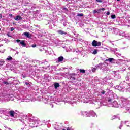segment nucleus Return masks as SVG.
Masks as SVG:
<instances>
[{"label": "nucleus", "instance_id": "41", "mask_svg": "<svg viewBox=\"0 0 130 130\" xmlns=\"http://www.w3.org/2000/svg\"><path fill=\"white\" fill-rule=\"evenodd\" d=\"M52 107H53V106H52Z\"/></svg>", "mask_w": 130, "mask_h": 130}, {"label": "nucleus", "instance_id": "31", "mask_svg": "<svg viewBox=\"0 0 130 130\" xmlns=\"http://www.w3.org/2000/svg\"><path fill=\"white\" fill-rule=\"evenodd\" d=\"M16 41L18 43H19V42H21V40H17Z\"/></svg>", "mask_w": 130, "mask_h": 130}, {"label": "nucleus", "instance_id": "20", "mask_svg": "<svg viewBox=\"0 0 130 130\" xmlns=\"http://www.w3.org/2000/svg\"><path fill=\"white\" fill-rule=\"evenodd\" d=\"M92 53L93 54H97V50H94Z\"/></svg>", "mask_w": 130, "mask_h": 130}, {"label": "nucleus", "instance_id": "4", "mask_svg": "<svg viewBox=\"0 0 130 130\" xmlns=\"http://www.w3.org/2000/svg\"><path fill=\"white\" fill-rule=\"evenodd\" d=\"M9 114L11 117H14L15 114H16V112L13 110H11L9 111Z\"/></svg>", "mask_w": 130, "mask_h": 130}, {"label": "nucleus", "instance_id": "18", "mask_svg": "<svg viewBox=\"0 0 130 130\" xmlns=\"http://www.w3.org/2000/svg\"><path fill=\"white\" fill-rule=\"evenodd\" d=\"M31 46L34 48L36 47V44H34L33 45H31Z\"/></svg>", "mask_w": 130, "mask_h": 130}, {"label": "nucleus", "instance_id": "2", "mask_svg": "<svg viewBox=\"0 0 130 130\" xmlns=\"http://www.w3.org/2000/svg\"><path fill=\"white\" fill-rule=\"evenodd\" d=\"M81 114L82 115H83V116H87V117H90V116H91L90 114L87 113V112L81 111Z\"/></svg>", "mask_w": 130, "mask_h": 130}, {"label": "nucleus", "instance_id": "3", "mask_svg": "<svg viewBox=\"0 0 130 130\" xmlns=\"http://www.w3.org/2000/svg\"><path fill=\"white\" fill-rule=\"evenodd\" d=\"M112 106L114 107H116L117 108L119 107V105L117 103V102L114 101L112 103Z\"/></svg>", "mask_w": 130, "mask_h": 130}, {"label": "nucleus", "instance_id": "32", "mask_svg": "<svg viewBox=\"0 0 130 130\" xmlns=\"http://www.w3.org/2000/svg\"><path fill=\"white\" fill-rule=\"evenodd\" d=\"M93 13H94V14L96 13H98L97 10H94V11H93Z\"/></svg>", "mask_w": 130, "mask_h": 130}, {"label": "nucleus", "instance_id": "1", "mask_svg": "<svg viewBox=\"0 0 130 130\" xmlns=\"http://www.w3.org/2000/svg\"><path fill=\"white\" fill-rule=\"evenodd\" d=\"M101 46V42H97V41L93 40L92 42V46H94L96 47V46Z\"/></svg>", "mask_w": 130, "mask_h": 130}, {"label": "nucleus", "instance_id": "21", "mask_svg": "<svg viewBox=\"0 0 130 130\" xmlns=\"http://www.w3.org/2000/svg\"><path fill=\"white\" fill-rule=\"evenodd\" d=\"M29 121H30V122H35V120H33V119H29Z\"/></svg>", "mask_w": 130, "mask_h": 130}, {"label": "nucleus", "instance_id": "8", "mask_svg": "<svg viewBox=\"0 0 130 130\" xmlns=\"http://www.w3.org/2000/svg\"><path fill=\"white\" fill-rule=\"evenodd\" d=\"M63 60V57L61 56L58 58V61L59 62H60V61H62Z\"/></svg>", "mask_w": 130, "mask_h": 130}, {"label": "nucleus", "instance_id": "38", "mask_svg": "<svg viewBox=\"0 0 130 130\" xmlns=\"http://www.w3.org/2000/svg\"><path fill=\"white\" fill-rule=\"evenodd\" d=\"M117 2H119L120 0H117Z\"/></svg>", "mask_w": 130, "mask_h": 130}, {"label": "nucleus", "instance_id": "7", "mask_svg": "<svg viewBox=\"0 0 130 130\" xmlns=\"http://www.w3.org/2000/svg\"><path fill=\"white\" fill-rule=\"evenodd\" d=\"M24 35L27 37V38H31V34L29 32H25L24 33Z\"/></svg>", "mask_w": 130, "mask_h": 130}, {"label": "nucleus", "instance_id": "39", "mask_svg": "<svg viewBox=\"0 0 130 130\" xmlns=\"http://www.w3.org/2000/svg\"><path fill=\"white\" fill-rule=\"evenodd\" d=\"M21 129H24V128H21Z\"/></svg>", "mask_w": 130, "mask_h": 130}, {"label": "nucleus", "instance_id": "13", "mask_svg": "<svg viewBox=\"0 0 130 130\" xmlns=\"http://www.w3.org/2000/svg\"><path fill=\"white\" fill-rule=\"evenodd\" d=\"M112 60H113V58H110L106 60V61H109L110 62H111Z\"/></svg>", "mask_w": 130, "mask_h": 130}, {"label": "nucleus", "instance_id": "42", "mask_svg": "<svg viewBox=\"0 0 130 130\" xmlns=\"http://www.w3.org/2000/svg\"><path fill=\"white\" fill-rule=\"evenodd\" d=\"M1 30V28H0V31Z\"/></svg>", "mask_w": 130, "mask_h": 130}, {"label": "nucleus", "instance_id": "15", "mask_svg": "<svg viewBox=\"0 0 130 130\" xmlns=\"http://www.w3.org/2000/svg\"><path fill=\"white\" fill-rule=\"evenodd\" d=\"M80 73H82V74H85V73H86V71H85V70L84 69H81Z\"/></svg>", "mask_w": 130, "mask_h": 130}, {"label": "nucleus", "instance_id": "40", "mask_svg": "<svg viewBox=\"0 0 130 130\" xmlns=\"http://www.w3.org/2000/svg\"><path fill=\"white\" fill-rule=\"evenodd\" d=\"M58 130H61V129H58Z\"/></svg>", "mask_w": 130, "mask_h": 130}, {"label": "nucleus", "instance_id": "23", "mask_svg": "<svg viewBox=\"0 0 130 130\" xmlns=\"http://www.w3.org/2000/svg\"><path fill=\"white\" fill-rule=\"evenodd\" d=\"M63 10H64V11H66V12H68V9L67 8H63Z\"/></svg>", "mask_w": 130, "mask_h": 130}, {"label": "nucleus", "instance_id": "28", "mask_svg": "<svg viewBox=\"0 0 130 130\" xmlns=\"http://www.w3.org/2000/svg\"><path fill=\"white\" fill-rule=\"evenodd\" d=\"M96 71V68L92 69V72L94 73Z\"/></svg>", "mask_w": 130, "mask_h": 130}, {"label": "nucleus", "instance_id": "29", "mask_svg": "<svg viewBox=\"0 0 130 130\" xmlns=\"http://www.w3.org/2000/svg\"><path fill=\"white\" fill-rule=\"evenodd\" d=\"M105 11V8H101V11Z\"/></svg>", "mask_w": 130, "mask_h": 130}, {"label": "nucleus", "instance_id": "36", "mask_svg": "<svg viewBox=\"0 0 130 130\" xmlns=\"http://www.w3.org/2000/svg\"><path fill=\"white\" fill-rule=\"evenodd\" d=\"M26 85H28V83L26 82L25 83Z\"/></svg>", "mask_w": 130, "mask_h": 130}, {"label": "nucleus", "instance_id": "24", "mask_svg": "<svg viewBox=\"0 0 130 130\" xmlns=\"http://www.w3.org/2000/svg\"><path fill=\"white\" fill-rule=\"evenodd\" d=\"M97 12H98V13L100 14V13H101V9H100L98 10Z\"/></svg>", "mask_w": 130, "mask_h": 130}, {"label": "nucleus", "instance_id": "37", "mask_svg": "<svg viewBox=\"0 0 130 130\" xmlns=\"http://www.w3.org/2000/svg\"><path fill=\"white\" fill-rule=\"evenodd\" d=\"M10 16H13V14H10Z\"/></svg>", "mask_w": 130, "mask_h": 130}, {"label": "nucleus", "instance_id": "22", "mask_svg": "<svg viewBox=\"0 0 130 130\" xmlns=\"http://www.w3.org/2000/svg\"><path fill=\"white\" fill-rule=\"evenodd\" d=\"M96 2L98 3H102L103 1L102 0H95Z\"/></svg>", "mask_w": 130, "mask_h": 130}, {"label": "nucleus", "instance_id": "43", "mask_svg": "<svg viewBox=\"0 0 130 130\" xmlns=\"http://www.w3.org/2000/svg\"><path fill=\"white\" fill-rule=\"evenodd\" d=\"M8 35V36H9V35Z\"/></svg>", "mask_w": 130, "mask_h": 130}, {"label": "nucleus", "instance_id": "27", "mask_svg": "<svg viewBox=\"0 0 130 130\" xmlns=\"http://www.w3.org/2000/svg\"><path fill=\"white\" fill-rule=\"evenodd\" d=\"M14 30H15V28H14L13 27H11V31H14Z\"/></svg>", "mask_w": 130, "mask_h": 130}, {"label": "nucleus", "instance_id": "12", "mask_svg": "<svg viewBox=\"0 0 130 130\" xmlns=\"http://www.w3.org/2000/svg\"><path fill=\"white\" fill-rule=\"evenodd\" d=\"M7 60H13V58L11 57V56H9L7 58Z\"/></svg>", "mask_w": 130, "mask_h": 130}, {"label": "nucleus", "instance_id": "34", "mask_svg": "<svg viewBox=\"0 0 130 130\" xmlns=\"http://www.w3.org/2000/svg\"><path fill=\"white\" fill-rule=\"evenodd\" d=\"M121 127H122V125H121L119 126V129H121Z\"/></svg>", "mask_w": 130, "mask_h": 130}, {"label": "nucleus", "instance_id": "44", "mask_svg": "<svg viewBox=\"0 0 130 130\" xmlns=\"http://www.w3.org/2000/svg\"><path fill=\"white\" fill-rule=\"evenodd\" d=\"M8 35V36H9V35Z\"/></svg>", "mask_w": 130, "mask_h": 130}, {"label": "nucleus", "instance_id": "19", "mask_svg": "<svg viewBox=\"0 0 130 130\" xmlns=\"http://www.w3.org/2000/svg\"><path fill=\"white\" fill-rule=\"evenodd\" d=\"M111 18H112V19H115V18H116L115 15H111Z\"/></svg>", "mask_w": 130, "mask_h": 130}, {"label": "nucleus", "instance_id": "5", "mask_svg": "<svg viewBox=\"0 0 130 130\" xmlns=\"http://www.w3.org/2000/svg\"><path fill=\"white\" fill-rule=\"evenodd\" d=\"M22 19H23V18H22V17H21L20 15H18L15 18H14V20H15V21H20L22 20Z\"/></svg>", "mask_w": 130, "mask_h": 130}, {"label": "nucleus", "instance_id": "10", "mask_svg": "<svg viewBox=\"0 0 130 130\" xmlns=\"http://www.w3.org/2000/svg\"><path fill=\"white\" fill-rule=\"evenodd\" d=\"M20 44H21L22 46H23V47H25L26 46V44H25V42L24 41H22L21 42H20Z\"/></svg>", "mask_w": 130, "mask_h": 130}, {"label": "nucleus", "instance_id": "30", "mask_svg": "<svg viewBox=\"0 0 130 130\" xmlns=\"http://www.w3.org/2000/svg\"><path fill=\"white\" fill-rule=\"evenodd\" d=\"M107 15H110V12L109 11H108L107 12Z\"/></svg>", "mask_w": 130, "mask_h": 130}, {"label": "nucleus", "instance_id": "6", "mask_svg": "<svg viewBox=\"0 0 130 130\" xmlns=\"http://www.w3.org/2000/svg\"><path fill=\"white\" fill-rule=\"evenodd\" d=\"M90 114L93 116V117H97V114L95 113V112L93 111H91L89 112Z\"/></svg>", "mask_w": 130, "mask_h": 130}, {"label": "nucleus", "instance_id": "9", "mask_svg": "<svg viewBox=\"0 0 130 130\" xmlns=\"http://www.w3.org/2000/svg\"><path fill=\"white\" fill-rule=\"evenodd\" d=\"M54 87H55V89H57V88H58V87H59V83H55Z\"/></svg>", "mask_w": 130, "mask_h": 130}, {"label": "nucleus", "instance_id": "35", "mask_svg": "<svg viewBox=\"0 0 130 130\" xmlns=\"http://www.w3.org/2000/svg\"><path fill=\"white\" fill-rule=\"evenodd\" d=\"M3 17V15H2V14H0V18H2Z\"/></svg>", "mask_w": 130, "mask_h": 130}, {"label": "nucleus", "instance_id": "11", "mask_svg": "<svg viewBox=\"0 0 130 130\" xmlns=\"http://www.w3.org/2000/svg\"><path fill=\"white\" fill-rule=\"evenodd\" d=\"M58 33H59V34H61V35H63V34H67L66 32H65L64 31H62V30H59L58 31Z\"/></svg>", "mask_w": 130, "mask_h": 130}, {"label": "nucleus", "instance_id": "16", "mask_svg": "<svg viewBox=\"0 0 130 130\" xmlns=\"http://www.w3.org/2000/svg\"><path fill=\"white\" fill-rule=\"evenodd\" d=\"M83 16H84V14L82 13H79V14H77L78 17H83Z\"/></svg>", "mask_w": 130, "mask_h": 130}, {"label": "nucleus", "instance_id": "17", "mask_svg": "<svg viewBox=\"0 0 130 130\" xmlns=\"http://www.w3.org/2000/svg\"><path fill=\"white\" fill-rule=\"evenodd\" d=\"M5 63V61H0V66H3Z\"/></svg>", "mask_w": 130, "mask_h": 130}, {"label": "nucleus", "instance_id": "26", "mask_svg": "<svg viewBox=\"0 0 130 130\" xmlns=\"http://www.w3.org/2000/svg\"><path fill=\"white\" fill-rule=\"evenodd\" d=\"M101 94H105V91H104V90H102V91H101Z\"/></svg>", "mask_w": 130, "mask_h": 130}, {"label": "nucleus", "instance_id": "25", "mask_svg": "<svg viewBox=\"0 0 130 130\" xmlns=\"http://www.w3.org/2000/svg\"><path fill=\"white\" fill-rule=\"evenodd\" d=\"M108 102L109 103H110V102H111V99H108Z\"/></svg>", "mask_w": 130, "mask_h": 130}, {"label": "nucleus", "instance_id": "33", "mask_svg": "<svg viewBox=\"0 0 130 130\" xmlns=\"http://www.w3.org/2000/svg\"><path fill=\"white\" fill-rule=\"evenodd\" d=\"M125 124H126L127 126H128L129 127V125H127V124L126 123V122H125Z\"/></svg>", "mask_w": 130, "mask_h": 130}, {"label": "nucleus", "instance_id": "14", "mask_svg": "<svg viewBox=\"0 0 130 130\" xmlns=\"http://www.w3.org/2000/svg\"><path fill=\"white\" fill-rule=\"evenodd\" d=\"M121 100L123 102V101H126V100H127V99L122 97L121 98Z\"/></svg>", "mask_w": 130, "mask_h": 130}]
</instances>
